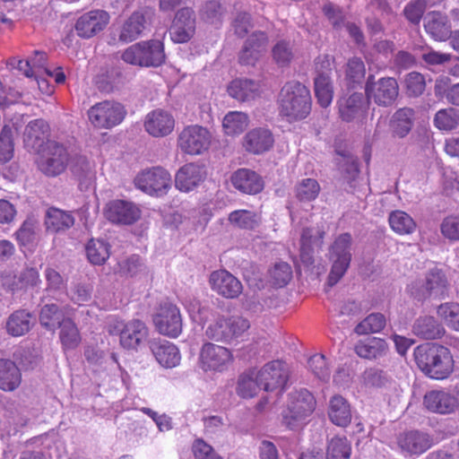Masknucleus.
Returning a JSON list of instances; mask_svg holds the SVG:
<instances>
[{"label":"nucleus","instance_id":"obj_52","mask_svg":"<svg viewBox=\"0 0 459 459\" xmlns=\"http://www.w3.org/2000/svg\"><path fill=\"white\" fill-rule=\"evenodd\" d=\"M225 10L216 0L206 2L200 11V18L206 23L220 25L222 22Z\"/></svg>","mask_w":459,"mask_h":459},{"label":"nucleus","instance_id":"obj_37","mask_svg":"<svg viewBox=\"0 0 459 459\" xmlns=\"http://www.w3.org/2000/svg\"><path fill=\"white\" fill-rule=\"evenodd\" d=\"M33 325L32 315L25 309H19L6 319L5 331L13 337H20L29 333Z\"/></svg>","mask_w":459,"mask_h":459},{"label":"nucleus","instance_id":"obj_34","mask_svg":"<svg viewBox=\"0 0 459 459\" xmlns=\"http://www.w3.org/2000/svg\"><path fill=\"white\" fill-rule=\"evenodd\" d=\"M49 126L43 119L30 121L25 127L24 143L27 148L39 151L48 136Z\"/></svg>","mask_w":459,"mask_h":459},{"label":"nucleus","instance_id":"obj_27","mask_svg":"<svg viewBox=\"0 0 459 459\" xmlns=\"http://www.w3.org/2000/svg\"><path fill=\"white\" fill-rule=\"evenodd\" d=\"M205 178L204 168L197 163H187L176 174V187L182 192L194 190Z\"/></svg>","mask_w":459,"mask_h":459},{"label":"nucleus","instance_id":"obj_32","mask_svg":"<svg viewBox=\"0 0 459 459\" xmlns=\"http://www.w3.org/2000/svg\"><path fill=\"white\" fill-rule=\"evenodd\" d=\"M339 113L342 120L350 122L364 116L367 102L362 93L355 92L339 100Z\"/></svg>","mask_w":459,"mask_h":459},{"label":"nucleus","instance_id":"obj_46","mask_svg":"<svg viewBox=\"0 0 459 459\" xmlns=\"http://www.w3.org/2000/svg\"><path fill=\"white\" fill-rule=\"evenodd\" d=\"M412 114L411 108H401L394 113L392 121L394 135L403 138L410 133L412 127Z\"/></svg>","mask_w":459,"mask_h":459},{"label":"nucleus","instance_id":"obj_33","mask_svg":"<svg viewBox=\"0 0 459 459\" xmlns=\"http://www.w3.org/2000/svg\"><path fill=\"white\" fill-rule=\"evenodd\" d=\"M412 333L424 340H435L441 338L445 334L446 330L436 317L421 316L414 321Z\"/></svg>","mask_w":459,"mask_h":459},{"label":"nucleus","instance_id":"obj_48","mask_svg":"<svg viewBox=\"0 0 459 459\" xmlns=\"http://www.w3.org/2000/svg\"><path fill=\"white\" fill-rule=\"evenodd\" d=\"M229 221L236 227L254 230L258 227L261 218L258 213L248 210H237L230 213Z\"/></svg>","mask_w":459,"mask_h":459},{"label":"nucleus","instance_id":"obj_47","mask_svg":"<svg viewBox=\"0 0 459 459\" xmlns=\"http://www.w3.org/2000/svg\"><path fill=\"white\" fill-rule=\"evenodd\" d=\"M87 258L91 264H103L109 257V245L103 240L91 239L86 246Z\"/></svg>","mask_w":459,"mask_h":459},{"label":"nucleus","instance_id":"obj_2","mask_svg":"<svg viewBox=\"0 0 459 459\" xmlns=\"http://www.w3.org/2000/svg\"><path fill=\"white\" fill-rule=\"evenodd\" d=\"M279 112L290 122L300 120L310 113L311 96L309 90L299 82H289L279 94Z\"/></svg>","mask_w":459,"mask_h":459},{"label":"nucleus","instance_id":"obj_29","mask_svg":"<svg viewBox=\"0 0 459 459\" xmlns=\"http://www.w3.org/2000/svg\"><path fill=\"white\" fill-rule=\"evenodd\" d=\"M274 143L272 133L265 128L258 127L250 130L243 138V147L252 154H262L269 151Z\"/></svg>","mask_w":459,"mask_h":459},{"label":"nucleus","instance_id":"obj_45","mask_svg":"<svg viewBox=\"0 0 459 459\" xmlns=\"http://www.w3.org/2000/svg\"><path fill=\"white\" fill-rule=\"evenodd\" d=\"M263 389L256 377V370H249L240 376L238 383L237 393L243 398H252L257 392Z\"/></svg>","mask_w":459,"mask_h":459},{"label":"nucleus","instance_id":"obj_21","mask_svg":"<svg viewBox=\"0 0 459 459\" xmlns=\"http://www.w3.org/2000/svg\"><path fill=\"white\" fill-rule=\"evenodd\" d=\"M397 445L408 455H420L433 446V438L427 432L409 430L399 435Z\"/></svg>","mask_w":459,"mask_h":459},{"label":"nucleus","instance_id":"obj_17","mask_svg":"<svg viewBox=\"0 0 459 459\" xmlns=\"http://www.w3.org/2000/svg\"><path fill=\"white\" fill-rule=\"evenodd\" d=\"M152 16L153 11L148 7L134 11L124 22L119 33V40L123 42L135 40L151 23Z\"/></svg>","mask_w":459,"mask_h":459},{"label":"nucleus","instance_id":"obj_11","mask_svg":"<svg viewBox=\"0 0 459 459\" xmlns=\"http://www.w3.org/2000/svg\"><path fill=\"white\" fill-rule=\"evenodd\" d=\"M333 58L329 56H320L316 61V75L314 79L315 94L317 102L323 108L328 107L333 98V86L331 80Z\"/></svg>","mask_w":459,"mask_h":459},{"label":"nucleus","instance_id":"obj_61","mask_svg":"<svg viewBox=\"0 0 459 459\" xmlns=\"http://www.w3.org/2000/svg\"><path fill=\"white\" fill-rule=\"evenodd\" d=\"M308 367L312 373L322 381H328L330 378V370L326 363L325 357L322 354H316L308 360Z\"/></svg>","mask_w":459,"mask_h":459},{"label":"nucleus","instance_id":"obj_39","mask_svg":"<svg viewBox=\"0 0 459 459\" xmlns=\"http://www.w3.org/2000/svg\"><path fill=\"white\" fill-rule=\"evenodd\" d=\"M356 354L363 359H377L386 355L388 345L384 339L373 337L355 345Z\"/></svg>","mask_w":459,"mask_h":459},{"label":"nucleus","instance_id":"obj_63","mask_svg":"<svg viewBox=\"0 0 459 459\" xmlns=\"http://www.w3.org/2000/svg\"><path fill=\"white\" fill-rule=\"evenodd\" d=\"M16 283L21 289H30L39 286L41 280L35 268H26L18 275Z\"/></svg>","mask_w":459,"mask_h":459},{"label":"nucleus","instance_id":"obj_28","mask_svg":"<svg viewBox=\"0 0 459 459\" xmlns=\"http://www.w3.org/2000/svg\"><path fill=\"white\" fill-rule=\"evenodd\" d=\"M268 38L263 31H255L246 40L239 54V61L243 65H253L265 51Z\"/></svg>","mask_w":459,"mask_h":459},{"label":"nucleus","instance_id":"obj_41","mask_svg":"<svg viewBox=\"0 0 459 459\" xmlns=\"http://www.w3.org/2000/svg\"><path fill=\"white\" fill-rule=\"evenodd\" d=\"M388 222L391 229L398 235L412 234L417 227L413 218L402 210H395L390 212Z\"/></svg>","mask_w":459,"mask_h":459},{"label":"nucleus","instance_id":"obj_10","mask_svg":"<svg viewBox=\"0 0 459 459\" xmlns=\"http://www.w3.org/2000/svg\"><path fill=\"white\" fill-rule=\"evenodd\" d=\"M365 93L368 100H372L378 106L389 107L398 97L399 85L393 77L375 80L374 75H369L366 82Z\"/></svg>","mask_w":459,"mask_h":459},{"label":"nucleus","instance_id":"obj_9","mask_svg":"<svg viewBox=\"0 0 459 459\" xmlns=\"http://www.w3.org/2000/svg\"><path fill=\"white\" fill-rule=\"evenodd\" d=\"M126 115L125 107L112 100L96 103L88 110L90 122L100 129H109L119 125Z\"/></svg>","mask_w":459,"mask_h":459},{"label":"nucleus","instance_id":"obj_42","mask_svg":"<svg viewBox=\"0 0 459 459\" xmlns=\"http://www.w3.org/2000/svg\"><path fill=\"white\" fill-rule=\"evenodd\" d=\"M59 339L64 350H74L81 342V335L75 324L69 318L62 320L59 325Z\"/></svg>","mask_w":459,"mask_h":459},{"label":"nucleus","instance_id":"obj_64","mask_svg":"<svg viewBox=\"0 0 459 459\" xmlns=\"http://www.w3.org/2000/svg\"><path fill=\"white\" fill-rule=\"evenodd\" d=\"M441 233L451 240H459V215L445 218L440 226Z\"/></svg>","mask_w":459,"mask_h":459},{"label":"nucleus","instance_id":"obj_4","mask_svg":"<svg viewBox=\"0 0 459 459\" xmlns=\"http://www.w3.org/2000/svg\"><path fill=\"white\" fill-rule=\"evenodd\" d=\"M249 328V320L242 316H219L209 324L205 335L210 340L229 344L241 337Z\"/></svg>","mask_w":459,"mask_h":459},{"label":"nucleus","instance_id":"obj_1","mask_svg":"<svg viewBox=\"0 0 459 459\" xmlns=\"http://www.w3.org/2000/svg\"><path fill=\"white\" fill-rule=\"evenodd\" d=\"M414 360L427 377L443 380L454 371V359L448 348L437 343H423L413 351Z\"/></svg>","mask_w":459,"mask_h":459},{"label":"nucleus","instance_id":"obj_31","mask_svg":"<svg viewBox=\"0 0 459 459\" xmlns=\"http://www.w3.org/2000/svg\"><path fill=\"white\" fill-rule=\"evenodd\" d=\"M150 349L157 361L164 368H171L178 366L181 356L178 347L167 341H152Z\"/></svg>","mask_w":459,"mask_h":459},{"label":"nucleus","instance_id":"obj_12","mask_svg":"<svg viewBox=\"0 0 459 459\" xmlns=\"http://www.w3.org/2000/svg\"><path fill=\"white\" fill-rule=\"evenodd\" d=\"M69 160L70 154L65 146L56 142H49L39 155L38 167L45 175L55 177L65 171Z\"/></svg>","mask_w":459,"mask_h":459},{"label":"nucleus","instance_id":"obj_54","mask_svg":"<svg viewBox=\"0 0 459 459\" xmlns=\"http://www.w3.org/2000/svg\"><path fill=\"white\" fill-rule=\"evenodd\" d=\"M63 312L56 304L45 305L40 311V324L48 330H54L64 320Z\"/></svg>","mask_w":459,"mask_h":459},{"label":"nucleus","instance_id":"obj_26","mask_svg":"<svg viewBox=\"0 0 459 459\" xmlns=\"http://www.w3.org/2000/svg\"><path fill=\"white\" fill-rule=\"evenodd\" d=\"M423 22L425 31L436 41H446L452 35L448 17L441 12H429Z\"/></svg>","mask_w":459,"mask_h":459},{"label":"nucleus","instance_id":"obj_15","mask_svg":"<svg viewBox=\"0 0 459 459\" xmlns=\"http://www.w3.org/2000/svg\"><path fill=\"white\" fill-rule=\"evenodd\" d=\"M232 361L231 351L223 346L208 342L201 349L199 363L204 371L221 372L227 369Z\"/></svg>","mask_w":459,"mask_h":459},{"label":"nucleus","instance_id":"obj_49","mask_svg":"<svg viewBox=\"0 0 459 459\" xmlns=\"http://www.w3.org/2000/svg\"><path fill=\"white\" fill-rule=\"evenodd\" d=\"M385 325L386 320L383 314L372 313L356 325L354 332L359 335L379 333Z\"/></svg>","mask_w":459,"mask_h":459},{"label":"nucleus","instance_id":"obj_55","mask_svg":"<svg viewBox=\"0 0 459 459\" xmlns=\"http://www.w3.org/2000/svg\"><path fill=\"white\" fill-rule=\"evenodd\" d=\"M435 126L440 130H453L459 125L458 111L453 108L437 111L434 117Z\"/></svg>","mask_w":459,"mask_h":459},{"label":"nucleus","instance_id":"obj_5","mask_svg":"<svg viewBox=\"0 0 459 459\" xmlns=\"http://www.w3.org/2000/svg\"><path fill=\"white\" fill-rule=\"evenodd\" d=\"M316 406V398L308 390L302 388L292 392L282 412L283 424L290 429L300 427L314 412Z\"/></svg>","mask_w":459,"mask_h":459},{"label":"nucleus","instance_id":"obj_36","mask_svg":"<svg viewBox=\"0 0 459 459\" xmlns=\"http://www.w3.org/2000/svg\"><path fill=\"white\" fill-rule=\"evenodd\" d=\"M22 383V372L16 363L9 359H0V390L13 392Z\"/></svg>","mask_w":459,"mask_h":459},{"label":"nucleus","instance_id":"obj_24","mask_svg":"<svg viewBox=\"0 0 459 459\" xmlns=\"http://www.w3.org/2000/svg\"><path fill=\"white\" fill-rule=\"evenodd\" d=\"M106 218L117 224H132L141 216L140 209L132 202L113 200L105 209Z\"/></svg>","mask_w":459,"mask_h":459},{"label":"nucleus","instance_id":"obj_3","mask_svg":"<svg viewBox=\"0 0 459 459\" xmlns=\"http://www.w3.org/2000/svg\"><path fill=\"white\" fill-rule=\"evenodd\" d=\"M121 58L126 64L140 67H158L165 62L164 46L160 40L141 41L126 48Z\"/></svg>","mask_w":459,"mask_h":459},{"label":"nucleus","instance_id":"obj_22","mask_svg":"<svg viewBox=\"0 0 459 459\" xmlns=\"http://www.w3.org/2000/svg\"><path fill=\"white\" fill-rule=\"evenodd\" d=\"M423 406L431 413L446 415L455 412L459 403L457 398L450 392L431 390L424 394Z\"/></svg>","mask_w":459,"mask_h":459},{"label":"nucleus","instance_id":"obj_57","mask_svg":"<svg viewBox=\"0 0 459 459\" xmlns=\"http://www.w3.org/2000/svg\"><path fill=\"white\" fill-rule=\"evenodd\" d=\"M13 156L12 128L4 126L0 133V163L8 162Z\"/></svg>","mask_w":459,"mask_h":459},{"label":"nucleus","instance_id":"obj_13","mask_svg":"<svg viewBox=\"0 0 459 459\" xmlns=\"http://www.w3.org/2000/svg\"><path fill=\"white\" fill-rule=\"evenodd\" d=\"M134 182L144 193L163 195L171 186V177L166 169L155 167L141 171Z\"/></svg>","mask_w":459,"mask_h":459},{"label":"nucleus","instance_id":"obj_14","mask_svg":"<svg viewBox=\"0 0 459 459\" xmlns=\"http://www.w3.org/2000/svg\"><path fill=\"white\" fill-rule=\"evenodd\" d=\"M157 331L169 337H178L182 332V318L178 307L169 302L160 304L153 317Z\"/></svg>","mask_w":459,"mask_h":459},{"label":"nucleus","instance_id":"obj_16","mask_svg":"<svg viewBox=\"0 0 459 459\" xmlns=\"http://www.w3.org/2000/svg\"><path fill=\"white\" fill-rule=\"evenodd\" d=\"M256 377L263 389L270 392L285 385L288 380V372L282 361L273 360L256 371Z\"/></svg>","mask_w":459,"mask_h":459},{"label":"nucleus","instance_id":"obj_56","mask_svg":"<svg viewBox=\"0 0 459 459\" xmlns=\"http://www.w3.org/2000/svg\"><path fill=\"white\" fill-rule=\"evenodd\" d=\"M296 197L301 202H310L315 200L320 192V186L314 178H306L301 180L296 186Z\"/></svg>","mask_w":459,"mask_h":459},{"label":"nucleus","instance_id":"obj_35","mask_svg":"<svg viewBox=\"0 0 459 459\" xmlns=\"http://www.w3.org/2000/svg\"><path fill=\"white\" fill-rule=\"evenodd\" d=\"M228 92L238 101H251L260 96L261 86L253 80L237 79L229 85Z\"/></svg>","mask_w":459,"mask_h":459},{"label":"nucleus","instance_id":"obj_40","mask_svg":"<svg viewBox=\"0 0 459 459\" xmlns=\"http://www.w3.org/2000/svg\"><path fill=\"white\" fill-rule=\"evenodd\" d=\"M74 224V218L70 212L54 207L47 211L45 220L47 230L58 232L71 228Z\"/></svg>","mask_w":459,"mask_h":459},{"label":"nucleus","instance_id":"obj_51","mask_svg":"<svg viewBox=\"0 0 459 459\" xmlns=\"http://www.w3.org/2000/svg\"><path fill=\"white\" fill-rule=\"evenodd\" d=\"M294 56L293 45L286 39L278 40L272 48L273 59L279 66L289 65Z\"/></svg>","mask_w":459,"mask_h":459},{"label":"nucleus","instance_id":"obj_38","mask_svg":"<svg viewBox=\"0 0 459 459\" xmlns=\"http://www.w3.org/2000/svg\"><path fill=\"white\" fill-rule=\"evenodd\" d=\"M328 416L334 425L348 426L351 420V411L347 400L338 394L333 396L329 402Z\"/></svg>","mask_w":459,"mask_h":459},{"label":"nucleus","instance_id":"obj_50","mask_svg":"<svg viewBox=\"0 0 459 459\" xmlns=\"http://www.w3.org/2000/svg\"><path fill=\"white\" fill-rule=\"evenodd\" d=\"M437 314L448 328L459 332V303H443L437 307Z\"/></svg>","mask_w":459,"mask_h":459},{"label":"nucleus","instance_id":"obj_23","mask_svg":"<svg viewBox=\"0 0 459 459\" xmlns=\"http://www.w3.org/2000/svg\"><path fill=\"white\" fill-rule=\"evenodd\" d=\"M447 290V280L445 274L437 269L431 270L426 276L424 282L417 288L411 287V294L418 299L429 297H444Z\"/></svg>","mask_w":459,"mask_h":459},{"label":"nucleus","instance_id":"obj_44","mask_svg":"<svg viewBox=\"0 0 459 459\" xmlns=\"http://www.w3.org/2000/svg\"><path fill=\"white\" fill-rule=\"evenodd\" d=\"M450 78L439 76L435 82L434 91L438 98H446V100L455 106H459V82L450 85Z\"/></svg>","mask_w":459,"mask_h":459},{"label":"nucleus","instance_id":"obj_25","mask_svg":"<svg viewBox=\"0 0 459 459\" xmlns=\"http://www.w3.org/2000/svg\"><path fill=\"white\" fill-rule=\"evenodd\" d=\"M175 126V119L170 113L162 109L150 112L144 121L145 130L154 137L169 134Z\"/></svg>","mask_w":459,"mask_h":459},{"label":"nucleus","instance_id":"obj_20","mask_svg":"<svg viewBox=\"0 0 459 459\" xmlns=\"http://www.w3.org/2000/svg\"><path fill=\"white\" fill-rule=\"evenodd\" d=\"M211 289L226 299H236L243 290L239 280L226 270L212 272L209 277Z\"/></svg>","mask_w":459,"mask_h":459},{"label":"nucleus","instance_id":"obj_6","mask_svg":"<svg viewBox=\"0 0 459 459\" xmlns=\"http://www.w3.org/2000/svg\"><path fill=\"white\" fill-rule=\"evenodd\" d=\"M352 238L349 233L339 235L329 248V260L332 263L328 275V285H335L347 272L351 261Z\"/></svg>","mask_w":459,"mask_h":459},{"label":"nucleus","instance_id":"obj_53","mask_svg":"<svg viewBox=\"0 0 459 459\" xmlns=\"http://www.w3.org/2000/svg\"><path fill=\"white\" fill-rule=\"evenodd\" d=\"M351 444L346 437H334L327 446L326 459H350Z\"/></svg>","mask_w":459,"mask_h":459},{"label":"nucleus","instance_id":"obj_59","mask_svg":"<svg viewBox=\"0 0 459 459\" xmlns=\"http://www.w3.org/2000/svg\"><path fill=\"white\" fill-rule=\"evenodd\" d=\"M406 92L411 97L420 96L426 88L424 76L418 72H411L405 76Z\"/></svg>","mask_w":459,"mask_h":459},{"label":"nucleus","instance_id":"obj_58","mask_svg":"<svg viewBox=\"0 0 459 459\" xmlns=\"http://www.w3.org/2000/svg\"><path fill=\"white\" fill-rule=\"evenodd\" d=\"M427 6L428 0H412L405 5L403 13L409 22L418 25Z\"/></svg>","mask_w":459,"mask_h":459},{"label":"nucleus","instance_id":"obj_7","mask_svg":"<svg viewBox=\"0 0 459 459\" xmlns=\"http://www.w3.org/2000/svg\"><path fill=\"white\" fill-rule=\"evenodd\" d=\"M212 135L211 132L198 125L184 127L178 137V148L185 154L191 156L202 155L211 146Z\"/></svg>","mask_w":459,"mask_h":459},{"label":"nucleus","instance_id":"obj_19","mask_svg":"<svg viewBox=\"0 0 459 459\" xmlns=\"http://www.w3.org/2000/svg\"><path fill=\"white\" fill-rule=\"evenodd\" d=\"M109 22V14L103 10H92L81 15L74 25L76 34L90 39L104 30Z\"/></svg>","mask_w":459,"mask_h":459},{"label":"nucleus","instance_id":"obj_43","mask_svg":"<svg viewBox=\"0 0 459 459\" xmlns=\"http://www.w3.org/2000/svg\"><path fill=\"white\" fill-rule=\"evenodd\" d=\"M248 116L240 111H230L223 118L222 126L226 134L237 135L241 134L248 126Z\"/></svg>","mask_w":459,"mask_h":459},{"label":"nucleus","instance_id":"obj_62","mask_svg":"<svg viewBox=\"0 0 459 459\" xmlns=\"http://www.w3.org/2000/svg\"><path fill=\"white\" fill-rule=\"evenodd\" d=\"M346 78L353 82H360L366 74V68L363 61L359 57L349 59L346 65Z\"/></svg>","mask_w":459,"mask_h":459},{"label":"nucleus","instance_id":"obj_18","mask_svg":"<svg viewBox=\"0 0 459 459\" xmlns=\"http://www.w3.org/2000/svg\"><path fill=\"white\" fill-rule=\"evenodd\" d=\"M195 12L188 7L179 9L169 29L171 39L176 43L187 42L195 34Z\"/></svg>","mask_w":459,"mask_h":459},{"label":"nucleus","instance_id":"obj_60","mask_svg":"<svg viewBox=\"0 0 459 459\" xmlns=\"http://www.w3.org/2000/svg\"><path fill=\"white\" fill-rule=\"evenodd\" d=\"M270 277L275 286L283 287L292 278L291 267L285 262L277 263L270 271Z\"/></svg>","mask_w":459,"mask_h":459},{"label":"nucleus","instance_id":"obj_8","mask_svg":"<svg viewBox=\"0 0 459 459\" xmlns=\"http://www.w3.org/2000/svg\"><path fill=\"white\" fill-rule=\"evenodd\" d=\"M109 333L119 335L120 345L126 350H137L147 341L149 335L147 326L138 319L129 322L115 321L109 325Z\"/></svg>","mask_w":459,"mask_h":459},{"label":"nucleus","instance_id":"obj_30","mask_svg":"<svg viewBox=\"0 0 459 459\" xmlns=\"http://www.w3.org/2000/svg\"><path fill=\"white\" fill-rule=\"evenodd\" d=\"M231 183L235 188L242 193L255 195L264 188L262 178L248 169H239L231 176Z\"/></svg>","mask_w":459,"mask_h":459}]
</instances>
